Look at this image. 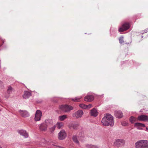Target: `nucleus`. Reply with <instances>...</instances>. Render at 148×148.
Segmentation results:
<instances>
[{"mask_svg":"<svg viewBox=\"0 0 148 148\" xmlns=\"http://www.w3.org/2000/svg\"><path fill=\"white\" fill-rule=\"evenodd\" d=\"M103 125L104 126L110 125L113 126L114 124V121L113 116L110 114H107L103 117L101 121Z\"/></svg>","mask_w":148,"mask_h":148,"instance_id":"nucleus-1","label":"nucleus"},{"mask_svg":"<svg viewBox=\"0 0 148 148\" xmlns=\"http://www.w3.org/2000/svg\"><path fill=\"white\" fill-rule=\"evenodd\" d=\"M136 148H148V141L141 140L135 143Z\"/></svg>","mask_w":148,"mask_h":148,"instance_id":"nucleus-2","label":"nucleus"},{"mask_svg":"<svg viewBox=\"0 0 148 148\" xmlns=\"http://www.w3.org/2000/svg\"><path fill=\"white\" fill-rule=\"evenodd\" d=\"M60 109L63 111L65 112H69L71 110L73 109V108L70 105H62L60 107Z\"/></svg>","mask_w":148,"mask_h":148,"instance_id":"nucleus-3","label":"nucleus"},{"mask_svg":"<svg viewBox=\"0 0 148 148\" xmlns=\"http://www.w3.org/2000/svg\"><path fill=\"white\" fill-rule=\"evenodd\" d=\"M130 27V24L129 23L125 22L122 25L121 27L119 28V31L120 32H123L128 29Z\"/></svg>","mask_w":148,"mask_h":148,"instance_id":"nucleus-4","label":"nucleus"},{"mask_svg":"<svg viewBox=\"0 0 148 148\" xmlns=\"http://www.w3.org/2000/svg\"><path fill=\"white\" fill-rule=\"evenodd\" d=\"M66 136V134L65 131L62 130L58 133V138L60 140L64 139Z\"/></svg>","mask_w":148,"mask_h":148,"instance_id":"nucleus-5","label":"nucleus"},{"mask_svg":"<svg viewBox=\"0 0 148 148\" xmlns=\"http://www.w3.org/2000/svg\"><path fill=\"white\" fill-rule=\"evenodd\" d=\"M137 119L139 121L148 122V116L145 115H141L138 117Z\"/></svg>","mask_w":148,"mask_h":148,"instance_id":"nucleus-6","label":"nucleus"},{"mask_svg":"<svg viewBox=\"0 0 148 148\" xmlns=\"http://www.w3.org/2000/svg\"><path fill=\"white\" fill-rule=\"evenodd\" d=\"M125 141L123 139H118L114 142V144L117 147H120L123 145L125 144Z\"/></svg>","mask_w":148,"mask_h":148,"instance_id":"nucleus-7","label":"nucleus"},{"mask_svg":"<svg viewBox=\"0 0 148 148\" xmlns=\"http://www.w3.org/2000/svg\"><path fill=\"white\" fill-rule=\"evenodd\" d=\"M79 126V124L77 123L72 122L69 125V127L70 129H73L74 130H77Z\"/></svg>","mask_w":148,"mask_h":148,"instance_id":"nucleus-8","label":"nucleus"},{"mask_svg":"<svg viewBox=\"0 0 148 148\" xmlns=\"http://www.w3.org/2000/svg\"><path fill=\"white\" fill-rule=\"evenodd\" d=\"M42 116V113L40 110H37L34 118V120L36 121H39L41 117Z\"/></svg>","mask_w":148,"mask_h":148,"instance_id":"nucleus-9","label":"nucleus"},{"mask_svg":"<svg viewBox=\"0 0 148 148\" xmlns=\"http://www.w3.org/2000/svg\"><path fill=\"white\" fill-rule=\"evenodd\" d=\"M20 115L24 117H28L29 116V114L28 112L26 110H21L18 111Z\"/></svg>","mask_w":148,"mask_h":148,"instance_id":"nucleus-10","label":"nucleus"},{"mask_svg":"<svg viewBox=\"0 0 148 148\" xmlns=\"http://www.w3.org/2000/svg\"><path fill=\"white\" fill-rule=\"evenodd\" d=\"M18 132L21 135L23 136L25 138H27L28 137V134L25 130L22 129L19 130H18Z\"/></svg>","mask_w":148,"mask_h":148,"instance_id":"nucleus-11","label":"nucleus"},{"mask_svg":"<svg viewBox=\"0 0 148 148\" xmlns=\"http://www.w3.org/2000/svg\"><path fill=\"white\" fill-rule=\"evenodd\" d=\"M134 127H137L138 129L141 130L142 129V127H145V125L144 124L140 123H136L134 124Z\"/></svg>","mask_w":148,"mask_h":148,"instance_id":"nucleus-12","label":"nucleus"},{"mask_svg":"<svg viewBox=\"0 0 148 148\" xmlns=\"http://www.w3.org/2000/svg\"><path fill=\"white\" fill-rule=\"evenodd\" d=\"M94 97L91 95H88L86 96L84 98V100L85 101L90 102L94 99Z\"/></svg>","mask_w":148,"mask_h":148,"instance_id":"nucleus-13","label":"nucleus"},{"mask_svg":"<svg viewBox=\"0 0 148 148\" xmlns=\"http://www.w3.org/2000/svg\"><path fill=\"white\" fill-rule=\"evenodd\" d=\"M31 95L32 94L30 92L27 91H26L24 92L23 97L24 99H26L29 98Z\"/></svg>","mask_w":148,"mask_h":148,"instance_id":"nucleus-14","label":"nucleus"},{"mask_svg":"<svg viewBox=\"0 0 148 148\" xmlns=\"http://www.w3.org/2000/svg\"><path fill=\"white\" fill-rule=\"evenodd\" d=\"M114 114L115 116L118 118H122L123 114L122 112L120 111H116L114 112Z\"/></svg>","mask_w":148,"mask_h":148,"instance_id":"nucleus-15","label":"nucleus"},{"mask_svg":"<svg viewBox=\"0 0 148 148\" xmlns=\"http://www.w3.org/2000/svg\"><path fill=\"white\" fill-rule=\"evenodd\" d=\"M83 111L81 110H78L75 114V116L76 118L81 117L83 114Z\"/></svg>","mask_w":148,"mask_h":148,"instance_id":"nucleus-16","label":"nucleus"},{"mask_svg":"<svg viewBox=\"0 0 148 148\" xmlns=\"http://www.w3.org/2000/svg\"><path fill=\"white\" fill-rule=\"evenodd\" d=\"M90 113L91 116L94 117L97 116L98 114L97 110L95 108H93L91 110Z\"/></svg>","mask_w":148,"mask_h":148,"instance_id":"nucleus-17","label":"nucleus"},{"mask_svg":"<svg viewBox=\"0 0 148 148\" xmlns=\"http://www.w3.org/2000/svg\"><path fill=\"white\" fill-rule=\"evenodd\" d=\"M47 125L44 123L40 124L39 127V129L40 130L45 131L47 130Z\"/></svg>","mask_w":148,"mask_h":148,"instance_id":"nucleus-18","label":"nucleus"},{"mask_svg":"<svg viewBox=\"0 0 148 148\" xmlns=\"http://www.w3.org/2000/svg\"><path fill=\"white\" fill-rule=\"evenodd\" d=\"M44 123L47 127L48 126H50L52 125L53 122L51 119H47L45 120Z\"/></svg>","mask_w":148,"mask_h":148,"instance_id":"nucleus-19","label":"nucleus"},{"mask_svg":"<svg viewBox=\"0 0 148 148\" xmlns=\"http://www.w3.org/2000/svg\"><path fill=\"white\" fill-rule=\"evenodd\" d=\"M129 120L130 122L132 124L133 123L137 121L136 118L132 116H131Z\"/></svg>","mask_w":148,"mask_h":148,"instance_id":"nucleus-20","label":"nucleus"},{"mask_svg":"<svg viewBox=\"0 0 148 148\" xmlns=\"http://www.w3.org/2000/svg\"><path fill=\"white\" fill-rule=\"evenodd\" d=\"M82 98V97L81 96H79L78 97H75V98H72V100L74 101L75 102H78L79 101L80 99H81Z\"/></svg>","mask_w":148,"mask_h":148,"instance_id":"nucleus-21","label":"nucleus"},{"mask_svg":"<svg viewBox=\"0 0 148 148\" xmlns=\"http://www.w3.org/2000/svg\"><path fill=\"white\" fill-rule=\"evenodd\" d=\"M72 139L73 141L76 143L79 144V141L77 140V136L76 135H74L72 137Z\"/></svg>","mask_w":148,"mask_h":148,"instance_id":"nucleus-22","label":"nucleus"},{"mask_svg":"<svg viewBox=\"0 0 148 148\" xmlns=\"http://www.w3.org/2000/svg\"><path fill=\"white\" fill-rule=\"evenodd\" d=\"M67 118L66 115H63L59 116V119L61 121L64 120Z\"/></svg>","mask_w":148,"mask_h":148,"instance_id":"nucleus-23","label":"nucleus"},{"mask_svg":"<svg viewBox=\"0 0 148 148\" xmlns=\"http://www.w3.org/2000/svg\"><path fill=\"white\" fill-rule=\"evenodd\" d=\"M12 88L11 86H9L7 90V93L8 94H10L12 93Z\"/></svg>","mask_w":148,"mask_h":148,"instance_id":"nucleus-24","label":"nucleus"},{"mask_svg":"<svg viewBox=\"0 0 148 148\" xmlns=\"http://www.w3.org/2000/svg\"><path fill=\"white\" fill-rule=\"evenodd\" d=\"M62 126L63 124L62 123H58L57 124V127L59 129H60Z\"/></svg>","mask_w":148,"mask_h":148,"instance_id":"nucleus-25","label":"nucleus"},{"mask_svg":"<svg viewBox=\"0 0 148 148\" xmlns=\"http://www.w3.org/2000/svg\"><path fill=\"white\" fill-rule=\"evenodd\" d=\"M86 147L89 148H97V147L95 145H86Z\"/></svg>","mask_w":148,"mask_h":148,"instance_id":"nucleus-26","label":"nucleus"},{"mask_svg":"<svg viewBox=\"0 0 148 148\" xmlns=\"http://www.w3.org/2000/svg\"><path fill=\"white\" fill-rule=\"evenodd\" d=\"M123 36H121L119 39V43L121 44H122L124 42V41L123 40Z\"/></svg>","mask_w":148,"mask_h":148,"instance_id":"nucleus-27","label":"nucleus"},{"mask_svg":"<svg viewBox=\"0 0 148 148\" xmlns=\"http://www.w3.org/2000/svg\"><path fill=\"white\" fill-rule=\"evenodd\" d=\"M79 106L82 108L84 109H86V105L84 104H79Z\"/></svg>","mask_w":148,"mask_h":148,"instance_id":"nucleus-28","label":"nucleus"},{"mask_svg":"<svg viewBox=\"0 0 148 148\" xmlns=\"http://www.w3.org/2000/svg\"><path fill=\"white\" fill-rule=\"evenodd\" d=\"M56 128V126H54L50 129V131L51 133L53 132L55 130Z\"/></svg>","mask_w":148,"mask_h":148,"instance_id":"nucleus-29","label":"nucleus"},{"mask_svg":"<svg viewBox=\"0 0 148 148\" xmlns=\"http://www.w3.org/2000/svg\"><path fill=\"white\" fill-rule=\"evenodd\" d=\"M5 41L4 40L0 39V47L2 46L4 43Z\"/></svg>","mask_w":148,"mask_h":148,"instance_id":"nucleus-30","label":"nucleus"},{"mask_svg":"<svg viewBox=\"0 0 148 148\" xmlns=\"http://www.w3.org/2000/svg\"><path fill=\"white\" fill-rule=\"evenodd\" d=\"M86 108L90 109L92 107V105L91 104H90L88 105H86Z\"/></svg>","mask_w":148,"mask_h":148,"instance_id":"nucleus-31","label":"nucleus"},{"mask_svg":"<svg viewBox=\"0 0 148 148\" xmlns=\"http://www.w3.org/2000/svg\"><path fill=\"white\" fill-rule=\"evenodd\" d=\"M122 125H127V124L126 123H122Z\"/></svg>","mask_w":148,"mask_h":148,"instance_id":"nucleus-32","label":"nucleus"},{"mask_svg":"<svg viewBox=\"0 0 148 148\" xmlns=\"http://www.w3.org/2000/svg\"><path fill=\"white\" fill-rule=\"evenodd\" d=\"M5 97L6 98H8L9 97V96H5Z\"/></svg>","mask_w":148,"mask_h":148,"instance_id":"nucleus-33","label":"nucleus"},{"mask_svg":"<svg viewBox=\"0 0 148 148\" xmlns=\"http://www.w3.org/2000/svg\"><path fill=\"white\" fill-rule=\"evenodd\" d=\"M41 102H42V101H37V102L38 103H41Z\"/></svg>","mask_w":148,"mask_h":148,"instance_id":"nucleus-34","label":"nucleus"},{"mask_svg":"<svg viewBox=\"0 0 148 148\" xmlns=\"http://www.w3.org/2000/svg\"><path fill=\"white\" fill-rule=\"evenodd\" d=\"M2 84V82L1 81H0V84Z\"/></svg>","mask_w":148,"mask_h":148,"instance_id":"nucleus-35","label":"nucleus"},{"mask_svg":"<svg viewBox=\"0 0 148 148\" xmlns=\"http://www.w3.org/2000/svg\"><path fill=\"white\" fill-rule=\"evenodd\" d=\"M146 130L148 131V127H146Z\"/></svg>","mask_w":148,"mask_h":148,"instance_id":"nucleus-36","label":"nucleus"},{"mask_svg":"<svg viewBox=\"0 0 148 148\" xmlns=\"http://www.w3.org/2000/svg\"><path fill=\"white\" fill-rule=\"evenodd\" d=\"M145 32L146 33V32H147V30H145Z\"/></svg>","mask_w":148,"mask_h":148,"instance_id":"nucleus-37","label":"nucleus"},{"mask_svg":"<svg viewBox=\"0 0 148 148\" xmlns=\"http://www.w3.org/2000/svg\"><path fill=\"white\" fill-rule=\"evenodd\" d=\"M58 147H59L61 148V147H60V146H58Z\"/></svg>","mask_w":148,"mask_h":148,"instance_id":"nucleus-38","label":"nucleus"},{"mask_svg":"<svg viewBox=\"0 0 148 148\" xmlns=\"http://www.w3.org/2000/svg\"><path fill=\"white\" fill-rule=\"evenodd\" d=\"M0 148H2V147L1 146H0Z\"/></svg>","mask_w":148,"mask_h":148,"instance_id":"nucleus-39","label":"nucleus"}]
</instances>
